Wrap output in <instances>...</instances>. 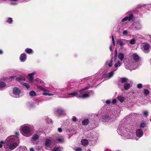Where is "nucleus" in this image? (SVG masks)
Here are the masks:
<instances>
[{
    "label": "nucleus",
    "instance_id": "19",
    "mask_svg": "<svg viewBox=\"0 0 151 151\" xmlns=\"http://www.w3.org/2000/svg\"><path fill=\"white\" fill-rule=\"evenodd\" d=\"M26 58V55L24 53H22L21 54L20 58V60L22 61H23L25 60Z\"/></svg>",
    "mask_w": 151,
    "mask_h": 151
},
{
    "label": "nucleus",
    "instance_id": "44",
    "mask_svg": "<svg viewBox=\"0 0 151 151\" xmlns=\"http://www.w3.org/2000/svg\"><path fill=\"white\" fill-rule=\"evenodd\" d=\"M76 117L75 116L73 117L72 118V120L74 122H76Z\"/></svg>",
    "mask_w": 151,
    "mask_h": 151
},
{
    "label": "nucleus",
    "instance_id": "50",
    "mask_svg": "<svg viewBox=\"0 0 151 151\" xmlns=\"http://www.w3.org/2000/svg\"><path fill=\"white\" fill-rule=\"evenodd\" d=\"M107 104H109L110 102V101L109 100H107L106 102Z\"/></svg>",
    "mask_w": 151,
    "mask_h": 151
},
{
    "label": "nucleus",
    "instance_id": "8",
    "mask_svg": "<svg viewBox=\"0 0 151 151\" xmlns=\"http://www.w3.org/2000/svg\"><path fill=\"white\" fill-rule=\"evenodd\" d=\"M21 91L18 88L15 87L13 89V93L15 96V97H19L20 96Z\"/></svg>",
    "mask_w": 151,
    "mask_h": 151
},
{
    "label": "nucleus",
    "instance_id": "10",
    "mask_svg": "<svg viewBox=\"0 0 151 151\" xmlns=\"http://www.w3.org/2000/svg\"><path fill=\"white\" fill-rule=\"evenodd\" d=\"M133 15L132 14H130L128 17H126L123 19L122 20V22H124L128 20L129 21H130L133 19Z\"/></svg>",
    "mask_w": 151,
    "mask_h": 151
},
{
    "label": "nucleus",
    "instance_id": "33",
    "mask_svg": "<svg viewBox=\"0 0 151 151\" xmlns=\"http://www.w3.org/2000/svg\"><path fill=\"white\" fill-rule=\"evenodd\" d=\"M145 6V4L142 5L141 4H139L137 6L138 9H143Z\"/></svg>",
    "mask_w": 151,
    "mask_h": 151
},
{
    "label": "nucleus",
    "instance_id": "49",
    "mask_svg": "<svg viewBox=\"0 0 151 151\" xmlns=\"http://www.w3.org/2000/svg\"><path fill=\"white\" fill-rule=\"evenodd\" d=\"M30 151H34V148L33 147L31 148L30 149Z\"/></svg>",
    "mask_w": 151,
    "mask_h": 151
},
{
    "label": "nucleus",
    "instance_id": "23",
    "mask_svg": "<svg viewBox=\"0 0 151 151\" xmlns=\"http://www.w3.org/2000/svg\"><path fill=\"white\" fill-rule=\"evenodd\" d=\"M81 143L83 145L85 146L88 144V141L87 140L83 139L81 141Z\"/></svg>",
    "mask_w": 151,
    "mask_h": 151
},
{
    "label": "nucleus",
    "instance_id": "46",
    "mask_svg": "<svg viewBox=\"0 0 151 151\" xmlns=\"http://www.w3.org/2000/svg\"><path fill=\"white\" fill-rule=\"evenodd\" d=\"M35 80L38 83H40V80L38 78H36Z\"/></svg>",
    "mask_w": 151,
    "mask_h": 151
},
{
    "label": "nucleus",
    "instance_id": "11",
    "mask_svg": "<svg viewBox=\"0 0 151 151\" xmlns=\"http://www.w3.org/2000/svg\"><path fill=\"white\" fill-rule=\"evenodd\" d=\"M53 143L52 141L49 139H47L45 140V145L46 146H50Z\"/></svg>",
    "mask_w": 151,
    "mask_h": 151
},
{
    "label": "nucleus",
    "instance_id": "28",
    "mask_svg": "<svg viewBox=\"0 0 151 151\" xmlns=\"http://www.w3.org/2000/svg\"><path fill=\"white\" fill-rule=\"evenodd\" d=\"M143 93H144V94L145 96H147V95H148L149 94V91L148 90H147V89H145L144 90Z\"/></svg>",
    "mask_w": 151,
    "mask_h": 151
},
{
    "label": "nucleus",
    "instance_id": "22",
    "mask_svg": "<svg viewBox=\"0 0 151 151\" xmlns=\"http://www.w3.org/2000/svg\"><path fill=\"white\" fill-rule=\"evenodd\" d=\"M89 122V120L88 119H86L83 120L82 124L83 125H86L88 124Z\"/></svg>",
    "mask_w": 151,
    "mask_h": 151
},
{
    "label": "nucleus",
    "instance_id": "36",
    "mask_svg": "<svg viewBox=\"0 0 151 151\" xmlns=\"http://www.w3.org/2000/svg\"><path fill=\"white\" fill-rule=\"evenodd\" d=\"M38 88L39 89H41L42 90H43L44 91H45L48 92H49L50 91H49L48 90H46V89H44L42 87H41V86H38Z\"/></svg>",
    "mask_w": 151,
    "mask_h": 151
},
{
    "label": "nucleus",
    "instance_id": "43",
    "mask_svg": "<svg viewBox=\"0 0 151 151\" xmlns=\"http://www.w3.org/2000/svg\"><path fill=\"white\" fill-rule=\"evenodd\" d=\"M127 31L126 30H124L123 32V34L124 35H127Z\"/></svg>",
    "mask_w": 151,
    "mask_h": 151
},
{
    "label": "nucleus",
    "instance_id": "52",
    "mask_svg": "<svg viewBox=\"0 0 151 151\" xmlns=\"http://www.w3.org/2000/svg\"><path fill=\"white\" fill-rule=\"evenodd\" d=\"M3 52L2 50H0V54H3Z\"/></svg>",
    "mask_w": 151,
    "mask_h": 151
},
{
    "label": "nucleus",
    "instance_id": "20",
    "mask_svg": "<svg viewBox=\"0 0 151 151\" xmlns=\"http://www.w3.org/2000/svg\"><path fill=\"white\" fill-rule=\"evenodd\" d=\"M122 64V61L118 60L114 64V66L116 68L120 66Z\"/></svg>",
    "mask_w": 151,
    "mask_h": 151
},
{
    "label": "nucleus",
    "instance_id": "31",
    "mask_svg": "<svg viewBox=\"0 0 151 151\" xmlns=\"http://www.w3.org/2000/svg\"><path fill=\"white\" fill-rule=\"evenodd\" d=\"M25 51L27 53H30L32 52V50L31 49L27 48L25 49Z\"/></svg>",
    "mask_w": 151,
    "mask_h": 151
},
{
    "label": "nucleus",
    "instance_id": "47",
    "mask_svg": "<svg viewBox=\"0 0 151 151\" xmlns=\"http://www.w3.org/2000/svg\"><path fill=\"white\" fill-rule=\"evenodd\" d=\"M58 131L60 132H62V129L60 128H59L58 129Z\"/></svg>",
    "mask_w": 151,
    "mask_h": 151
},
{
    "label": "nucleus",
    "instance_id": "16",
    "mask_svg": "<svg viewBox=\"0 0 151 151\" xmlns=\"http://www.w3.org/2000/svg\"><path fill=\"white\" fill-rule=\"evenodd\" d=\"M113 62V59L112 58L110 60H108L105 63V65H108L109 67H111L112 65Z\"/></svg>",
    "mask_w": 151,
    "mask_h": 151
},
{
    "label": "nucleus",
    "instance_id": "56",
    "mask_svg": "<svg viewBox=\"0 0 151 151\" xmlns=\"http://www.w3.org/2000/svg\"><path fill=\"white\" fill-rule=\"evenodd\" d=\"M87 151H91L90 150L88 149V150H87Z\"/></svg>",
    "mask_w": 151,
    "mask_h": 151
},
{
    "label": "nucleus",
    "instance_id": "35",
    "mask_svg": "<svg viewBox=\"0 0 151 151\" xmlns=\"http://www.w3.org/2000/svg\"><path fill=\"white\" fill-rule=\"evenodd\" d=\"M125 68H127V69H129V68H131V66L130 63L128 64L127 65L126 63L125 65Z\"/></svg>",
    "mask_w": 151,
    "mask_h": 151
},
{
    "label": "nucleus",
    "instance_id": "2",
    "mask_svg": "<svg viewBox=\"0 0 151 151\" xmlns=\"http://www.w3.org/2000/svg\"><path fill=\"white\" fill-rule=\"evenodd\" d=\"M86 88L81 90L78 92H74L73 93H69V95L71 96L72 97L76 96L77 97L85 98L88 97L92 93L91 91H85Z\"/></svg>",
    "mask_w": 151,
    "mask_h": 151
},
{
    "label": "nucleus",
    "instance_id": "5",
    "mask_svg": "<svg viewBox=\"0 0 151 151\" xmlns=\"http://www.w3.org/2000/svg\"><path fill=\"white\" fill-rule=\"evenodd\" d=\"M123 133L122 134V136L124 137L123 138L125 139H132L133 136V132L128 131L126 130H124L122 132Z\"/></svg>",
    "mask_w": 151,
    "mask_h": 151
},
{
    "label": "nucleus",
    "instance_id": "1",
    "mask_svg": "<svg viewBox=\"0 0 151 151\" xmlns=\"http://www.w3.org/2000/svg\"><path fill=\"white\" fill-rule=\"evenodd\" d=\"M15 134L16 136L11 135L9 136L5 142L1 141L0 142V148L2 147L3 144L4 143V146L6 151H11L16 148L19 143V139L18 137L19 133L16 132Z\"/></svg>",
    "mask_w": 151,
    "mask_h": 151
},
{
    "label": "nucleus",
    "instance_id": "3",
    "mask_svg": "<svg viewBox=\"0 0 151 151\" xmlns=\"http://www.w3.org/2000/svg\"><path fill=\"white\" fill-rule=\"evenodd\" d=\"M115 111H110L107 114L103 116V121L104 122H110L113 121L116 116Z\"/></svg>",
    "mask_w": 151,
    "mask_h": 151
},
{
    "label": "nucleus",
    "instance_id": "17",
    "mask_svg": "<svg viewBox=\"0 0 151 151\" xmlns=\"http://www.w3.org/2000/svg\"><path fill=\"white\" fill-rule=\"evenodd\" d=\"M36 73V72H33L29 74L28 75V76L29 77V81L31 82L33 80V75L35 74Z\"/></svg>",
    "mask_w": 151,
    "mask_h": 151
},
{
    "label": "nucleus",
    "instance_id": "29",
    "mask_svg": "<svg viewBox=\"0 0 151 151\" xmlns=\"http://www.w3.org/2000/svg\"><path fill=\"white\" fill-rule=\"evenodd\" d=\"M57 111L60 114H62L64 112L63 110L62 109H58Z\"/></svg>",
    "mask_w": 151,
    "mask_h": 151
},
{
    "label": "nucleus",
    "instance_id": "4",
    "mask_svg": "<svg viewBox=\"0 0 151 151\" xmlns=\"http://www.w3.org/2000/svg\"><path fill=\"white\" fill-rule=\"evenodd\" d=\"M31 126H24L22 129V134L23 135L26 137L31 136L32 133V132Z\"/></svg>",
    "mask_w": 151,
    "mask_h": 151
},
{
    "label": "nucleus",
    "instance_id": "24",
    "mask_svg": "<svg viewBox=\"0 0 151 151\" xmlns=\"http://www.w3.org/2000/svg\"><path fill=\"white\" fill-rule=\"evenodd\" d=\"M117 99L121 103H122L124 100V98L121 96H119L117 97Z\"/></svg>",
    "mask_w": 151,
    "mask_h": 151
},
{
    "label": "nucleus",
    "instance_id": "45",
    "mask_svg": "<svg viewBox=\"0 0 151 151\" xmlns=\"http://www.w3.org/2000/svg\"><path fill=\"white\" fill-rule=\"evenodd\" d=\"M116 99H113V100L112 101V104H114L115 103H116Z\"/></svg>",
    "mask_w": 151,
    "mask_h": 151
},
{
    "label": "nucleus",
    "instance_id": "6",
    "mask_svg": "<svg viewBox=\"0 0 151 151\" xmlns=\"http://www.w3.org/2000/svg\"><path fill=\"white\" fill-rule=\"evenodd\" d=\"M128 81V79L126 78H122L120 79L121 82L124 84V87L126 90H128L131 86L130 84L127 83Z\"/></svg>",
    "mask_w": 151,
    "mask_h": 151
},
{
    "label": "nucleus",
    "instance_id": "51",
    "mask_svg": "<svg viewBox=\"0 0 151 151\" xmlns=\"http://www.w3.org/2000/svg\"><path fill=\"white\" fill-rule=\"evenodd\" d=\"M48 94H49V93H43V95H48Z\"/></svg>",
    "mask_w": 151,
    "mask_h": 151
},
{
    "label": "nucleus",
    "instance_id": "15",
    "mask_svg": "<svg viewBox=\"0 0 151 151\" xmlns=\"http://www.w3.org/2000/svg\"><path fill=\"white\" fill-rule=\"evenodd\" d=\"M133 58L136 62H138L140 59L139 56L136 53H134L132 55Z\"/></svg>",
    "mask_w": 151,
    "mask_h": 151
},
{
    "label": "nucleus",
    "instance_id": "41",
    "mask_svg": "<svg viewBox=\"0 0 151 151\" xmlns=\"http://www.w3.org/2000/svg\"><path fill=\"white\" fill-rule=\"evenodd\" d=\"M137 87L138 88H142V85L141 84H138L137 85Z\"/></svg>",
    "mask_w": 151,
    "mask_h": 151
},
{
    "label": "nucleus",
    "instance_id": "38",
    "mask_svg": "<svg viewBox=\"0 0 151 151\" xmlns=\"http://www.w3.org/2000/svg\"><path fill=\"white\" fill-rule=\"evenodd\" d=\"M146 124L144 123H142L140 124V127H141L144 128Z\"/></svg>",
    "mask_w": 151,
    "mask_h": 151
},
{
    "label": "nucleus",
    "instance_id": "48",
    "mask_svg": "<svg viewBox=\"0 0 151 151\" xmlns=\"http://www.w3.org/2000/svg\"><path fill=\"white\" fill-rule=\"evenodd\" d=\"M112 42H113V44L114 45H115L114 40L113 36V35L112 36Z\"/></svg>",
    "mask_w": 151,
    "mask_h": 151
},
{
    "label": "nucleus",
    "instance_id": "40",
    "mask_svg": "<svg viewBox=\"0 0 151 151\" xmlns=\"http://www.w3.org/2000/svg\"><path fill=\"white\" fill-rule=\"evenodd\" d=\"M143 113V114L146 116H147L148 115V112L147 111H144Z\"/></svg>",
    "mask_w": 151,
    "mask_h": 151
},
{
    "label": "nucleus",
    "instance_id": "14",
    "mask_svg": "<svg viewBox=\"0 0 151 151\" xmlns=\"http://www.w3.org/2000/svg\"><path fill=\"white\" fill-rule=\"evenodd\" d=\"M136 135L137 137H141L143 134V132L140 129H138L136 131Z\"/></svg>",
    "mask_w": 151,
    "mask_h": 151
},
{
    "label": "nucleus",
    "instance_id": "12",
    "mask_svg": "<svg viewBox=\"0 0 151 151\" xmlns=\"http://www.w3.org/2000/svg\"><path fill=\"white\" fill-rule=\"evenodd\" d=\"M143 47L145 52H149L150 49V45L147 44H145L143 45Z\"/></svg>",
    "mask_w": 151,
    "mask_h": 151
},
{
    "label": "nucleus",
    "instance_id": "42",
    "mask_svg": "<svg viewBox=\"0 0 151 151\" xmlns=\"http://www.w3.org/2000/svg\"><path fill=\"white\" fill-rule=\"evenodd\" d=\"M75 151H82L81 148V147L77 148L76 149Z\"/></svg>",
    "mask_w": 151,
    "mask_h": 151
},
{
    "label": "nucleus",
    "instance_id": "37",
    "mask_svg": "<svg viewBox=\"0 0 151 151\" xmlns=\"http://www.w3.org/2000/svg\"><path fill=\"white\" fill-rule=\"evenodd\" d=\"M12 22V18L10 17H9L8 20H7V22L9 23V24H11Z\"/></svg>",
    "mask_w": 151,
    "mask_h": 151
},
{
    "label": "nucleus",
    "instance_id": "57",
    "mask_svg": "<svg viewBox=\"0 0 151 151\" xmlns=\"http://www.w3.org/2000/svg\"><path fill=\"white\" fill-rule=\"evenodd\" d=\"M150 120L151 121V119H150Z\"/></svg>",
    "mask_w": 151,
    "mask_h": 151
},
{
    "label": "nucleus",
    "instance_id": "53",
    "mask_svg": "<svg viewBox=\"0 0 151 151\" xmlns=\"http://www.w3.org/2000/svg\"><path fill=\"white\" fill-rule=\"evenodd\" d=\"M110 50L111 51H112V47H111V46H110Z\"/></svg>",
    "mask_w": 151,
    "mask_h": 151
},
{
    "label": "nucleus",
    "instance_id": "32",
    "mask_svg": "<svg viewBox=\"0 0 151 151\" xmlns=\"http://www.w3.org/2000/svg\"><path fill=\"white\" fill-rule=\"evenodd\" d=\"M117 55H118L117 51L116 49L115 50V52H114V60H116V59Z\"/></svg>",
    "mask_w": 151,
    "mask_h": 151
},
{
    "label": "nucleus",
    "instance_id": "39",
    "mask_svg": "<svg viewBox=\"0 0 151 151\" xmlns=\"http://www.w3.org/2000/svg\"><path fill=\"white\" fill-rule=\"evenodd\" d=\"M135 40L134 39H133L131 40L130 42V43L131 44H133L135 43Z\"/></svg>",
    "mask_w": 151,
    "mask_h": 151
},
{
    "label": "nucleus",
    "instance_id": "54",
    "mask_svg": "<svg viewBox=\"0 0 151 151\" xmlns=\"http://www.w3.org/2000/svg\"><path fill=\"white\" fill-rule=\"evenodd\" d=\"M53 95V94H52L49 93V94H48V95L49 96H52Z\"/></svg>",
    "mask_w": 151,
    "mask_h": 151
},
{
    "label": "nucleus",
    "instance_id": "55",
    "mask_svg": "<svg viewBox=\"0 0 151 151\" xmlns=\"http://www.w3.org/2000/svg\"><path fill=\"white\" fill-rule=\"evenodd\" d=\"M10 1H16L17 0H10Z\"/></svg>",
    "mask_w": 151,
    "mask_h": 151
},
{
    "label": "nucleus",
    "instance_id": "9",
    "mask_svg": "<svg viewBox=\"0 0 151 151\" xmlns=\"http://www.w3.org/2000/svg\"><path fill=\"white\" fill-rule=\"evenodd\" d=\"M117 42L120 46H122L125 45L126 43L127 42L126 40L120 39L117 40Z\"/></svg>",
    "mask_w": 151,
    "mask_h": 151
},
{
    "label": "nucleus",
    "instance_id": "13",
    "mask_svg": "<svg viewBox=\"0 0 151 151\" xmlns=\"http://www.w3.org/2000/svg\"><path fill=\"white\" fill-rule=\"evenodd\" d=\"M133 25L135 27V29L137 30H138L141 28V24L139 22L134 23Z\"/></svg>",
    "mask_w": 151,
    "mask_h": 151
},
{
    "label": "nucleus",
    "instance_id": "34",
    "mask_svg": "<svg viewBox=\"0 0 151 151\" xmlns=\"http://www.w3.org/2000/svg\"><path fill=\"white\" fill-rule=\"evenodd\" d=\"M29 94L31 96H34L36 95L35 92L33 91H30Z\"/></svg>",
    "mask_w": 151,
    "mask_h": 151
},
{
    "label": "nucleus",
    "instance_id": "27",
    "mask_svg": "<svg viewBox=\"0 0 151 151\" xmlns=\"http://www.w3.org/2000/svg\"><path fill=\"white\" fill-rule=\"evenodd\" d=\"M62 150L61 147H58L55 148L52 151H61Z\"/></svg>",
    "mask_w": 151,
    "mask_h": 151
},
{
    "label": "nucleus",
    "instance_id": "30",
    "mask_svg": "<svg viewBox=\"0 0 151 151\" xmlns=\"http://www.w3.org/2000/svg\"><path fill=\"white\" fill-rule=\"evenodd\" d=\"M38 135L35 134H34L32 137V139L34 140L35 141L38 138Z\"/></svg>",
    "mask_w": 151,
    "mask_h": 151
},
{
    "label": "nucleus",
    "instance_id": "21",
    "mask_svg": "<svg viewBox=\"0 0 151 151\" xmlns=\"http://www.w3.org/2000/svg\"><path fill=\"white\" fill-rule=\"evenodd\" d=\"M124 55L122 53H119L118 55V58L120 59V61H122L124 58Z\"/></svg>",
    "mask_w": 151,
    "mask_h": 151
},
{
    "label": "nucleus",
    "instance_id": "25",
    "mask_svg": "<svg viewBox=\"0 0 151 151\" xmlns=\"http://www.w3.org/2000/svg\"><path fill=\"white\" fill-rule=\"evenodd\" d=\"M6 86L5 83L4 82H0V89L5 87Z\"/></svg>",
    "mask_w": 151,
    "mask_h": 151
},
{
    "label": "nucleus",
    "instance_id": "26",
    "mask_svg": "<svg viewBox=\"0 0 151 151\" xmlns=\"http://www.w3.org/2000/svg\"><path fill=\"white\" fill-rule=\"evenodd\" d=\"M56 141L59 143H61L63 142V139L61 137H58Z\"/></svg>",
    "mask_w": 151,
    "mask_h": 151
},
{
    "label": "nucleus",
    "instance_id": "18",
    "mask_svg": "<svg viewBox=\"0 0 151 151\" xmlns=\"http://www.w3.org/2000/svg\"><path fill=\"white\" fill-rule=\"evenodd\" d=\"M114 74V71H111V72H110L109 73H108V74H107V75H106L105 76V77L106 78H107V79L110 78L113 76Z\"/></svg>",
    "mask_w": 151,
    "mask_h": 151
},
{
    "label": "nucleus",
    "instance_id": "7",
    "mask_svg": "<svg viewBox=\"0 0 151 151\" xmlns=\"http://www.w3.org/2000/svg\"><path fill=\"white\" fill-rule=\"evenodd\" d=\"M16 80L20 82L22 84L24 85L27 88H29L30 87V86L29 84L24 83L22 82L25 81V78L22 77H19L17 78Z\"/></svg>",
    "mask_w": 151,
    "mask_h": 151
}]
</instances>
